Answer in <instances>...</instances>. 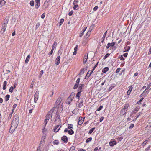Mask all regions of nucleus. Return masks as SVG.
<instances>
[{
  "label": "nucleus",
  "mask_w": 151,
  "mask_h": 151,
  "mask_svg": "<svg viewBox=\"0 0 151 151\" xmlns=\"http://www.w3.org/2000/svg\"><path fill=\"white\" fill-rule=\"evenodd\" d=\"M18 123V117L17 115H15L14 116V119L11 124V127L9 130L10 133H13L17 127Z\"/></svg>",
  "instance_id": "1"
},
{
  "label": "nucleus",
  "mask_w": 151,
  "mask_h": 151,
  "mask_svg": "<svg viewBox=\"0 0 151 151\" xmlns=\"http://www.w3.org/2000/svg\"><path fill=\"white\" fill-rule=\"evenodd\" d=\"M74 96L75 93L73 92L71 93L69 97L67 99L66 101V103L68 104H69L72 101Z\"/></svg>",
  "instance_id": "2"
},
{
  "label": "nucleus",
  "mask_w": 151,
  "mask_h": 151,
  "mask_svg": "<svg viewBox=\"0 0 151 151\" xmlns=\"http://www.w3.org/2000/svg\"><path fill=\"white\" fill-rule=\"evenodd\" d=\"M8 22V19H5L4 21V23L2 24V28L1 29V31L4 32L6 29V24Z\"/></svg>",
  "instance_id": "3"
},
{
  "label": "nucleus",
  "mask_w": 151,
  "mask_h": 151,
  "mask_svg": "<svg viewBox=\"0 0 151 151\" xmlns=\"http://www.w3.org/2000/svg\"><path fill=\"white\" fill-rule=\"evenodd\" d=\"M51 112H49L46 115V118L45 119H46L47 120H49L50 117L51 116H52L54 115V114H55V113L54 111H53L52 112L51 115Z\"/></svg>",
  "instance_id": "4"
},
{
  "label": "nucleus",
  "mask_w": 151,
  "mask_h": 151,
  "mask_svg": "<svg viewBox=\"0 0 151 151\" xmlns=\"http://www.w3.org/2000/svg\"><path fill=\"white\" fill-rule=\"evenodd\" d=\"M83 102L82 100L80 101H79V100L77 102V104H76L77 106L79 108L81 107L83 105Z\"/></svg>",
  "instance_id": "5"
},
{
  "label": "nucleus",
  "mask_w": 151,
  "mask_h": 151,
  "mask_svg": "<svg viewBox=\"0 0 151 151\" xmlns=\"http://www.w3.org/2000/svg\"><path fill=\"white\" fill-rule=\"evenodd\" d=\"M40 6V0H35V7L36 9H38Z\"/></svg>",
  "instance_id": "6"
},
{
  "label": "nucleus",
  "mask_w": 151,
  "mask_h": 151,
  "mask_svg": "<svg viewBox=\"0 0 151 151\" xmlns=\"http://www.w3.org/2000/svg\"><path fill=\"white\" fill-rule=\"evenodd\" d=\"M61 127V125H57L54 129V131L56 132H57L60 129Z\"/></svg>",
  "instance_id": "7"
},
{
  "label": "nucleus",
  "mask_w": 151,
  "mask_h": 151,
  "mask_svg": "<svg viewBox=\"0 0 151 151\" xmlns=\"http://www.w3.org/2000/svg\"><path fill=\"white\" fill-rule=\"evenodd\" d=\"M38 99V93H35L34 95V101L35 103H36Z\"/></svg>",
  "instance_id": "8"
},
{
  "label": "nucleus",
  "mask_w": 151,
  "mask_h": 151,
  "mask_svg": "<svg viewBox=\"0 0 151 151\" xmlns=\"http://www.w3.org/2000/svg\"><path fill=\"white\" fill-rule=\"evenodd\" d=\"M60 56H58L55 60V64L58 65L60 63Z\"/></svg>",
  "instance_id": "9"
},
{
  "label": "nucleus",
  "mask_w": 151,
  "mask_h": 151,
  "mask_svg": "<svg viewBox=\"0 0 151 151\" xmlns=\"http://www.w3.org/2000/svg\"><path fill=\"white\" fill-rule=\"evenodd\" d=\"M17 86V83H14V86H11L10 87L9 91L11 93H12L13 92V89H15L16 88V86Z\"/></svg>",
  "instance_id": "10"
},
{
  "label": "nucleus",
  "mask_w": 151,
  "mask_h": 151,
  "mask_svg": "<svg viewBox=\"0 0 151 151\" xmlns=\"http://www.w3.org/2000/svg\"><path fill=\"white\" fill-rule=\"evenodd\" d=\"M88 54L86 53L84 55L83 58V63H86L87 62V60L88 58Z\"/></svg>",
  "instance_id": "11"
},
{
  "label": "nucleus",
  "mask_w": 151,
  "mask_h": 151,
  "mask_svg": "<svg viewBox=\"0 0 151 151\" xmlns=\"http://www.w3.org/2000/svg\"><path fill=\"white\" fill-rule=\"evenodd\" d=\"M115 45V43L114 42L112 43H109L107 44L106 46L107 49H108L110 47H113Z\"/></svg>",
  "instance_id": "12"
},
{
  "label": "nucleus",
  "mask_w": 151,
  "mask_h": 151,
  "mask_svg": "<svg viewBox=\"0 0 151 151\" xmlns=\"http://www.w3.org/2000/svg\"><path fill=\"white\" fill-rule=\"evenodd\" d=\"M84 120V118L82 117H80L79 118V121L78 124L79 125H81L83 123V122Z\"/></svg>",
  "instance_id": "13"
},
{
  "label": "nucleus",
  "mask_w": 151,
  "mask_h": 151,
  "mask_svg": "<svg viewBox=\"0 0 151 151\" xmlns=\"http://www.w3.org/2000/svg\"><path fill=\"white\" fill-rule=\"evenodd\" d=\"M61 139L65 143H67L68 142V138L66 136H63Z\"/></svg>",
  "instance_id": "14"
},
{
  "label": "nucleus",
  "mask_w": 151,
  "mask_h": 151,
  "mask_svg": "<svg viewBox=\"0 0 151 151\" xmlns=\"http://www.w3.org/2000/svg\"><path fill=\"white\" fill-rule=\"evenodd\" d=\"M80 86H79L78 88V91H81V92H82L83 90L82 89L84 88V84H80Z\"/></svg>",
  "instance_id": "15"
},
{
  "label": "nucleus",
  "mask_w": 151,
  "mask_h": 151,
  "mask_svg": "<svg viewBox=\"0 0 151 151\" xmlns=\"http://www.w3.org/2000/svg\"><path fill=\"white\" fill-rule=\"evenodd\" d=\"M109 144L111 146H112L116 144V142L115 141H110L109 142Z\"/></svg>",
  "instance_id": "16"
},
{
  "label": "nucleus",
  "mask_w": 151,
  "mask_h": 151,
  "mask_svg": "<svg viewBox=\"0 0 151 151\" xmlns=\"http://www.w3.org/2000/svg\"><path fill=\"white\" fill-rule=\"evenodd\" d=\"M5 3V1L4 0H0V7H1L4 5Z\"/></svg>",
  "instance_id": "17"
},
{
  "label": "nucleus",
  "mask_w": 151,
  "mask_h": 151,
  "mask_svg": "<svg viewBox=\"0 0 151 151\" xmlns=\"http://www.w3.org/2000/svg\"><path fill=\"white\" fill-rule=\"evenodd\" d=\"M129 88L128 90V91L127 92V95H128L130 94L131 92V91L132 90V89L133 88H132V86H130V87H129Z\"/></svg>",
  "instance_id": "18"
},
{
  "label": "nucleus",
  "mask_w": 151,
  "mask_h": 151,
  "mask_svg": "<svg viewBox=\"0 0 151 151\" xmlns=\"http://www.w3.org/2000/svg\"><path fill=\"white\" fill-rule=\"evenodd\" d=\"M86 28H87L86 27H84V29L82 30V32H81L80 34V35H79V37H81L83 35L84 32L86 30Z\"/></svg>",
  "instance_id": "19"
},
{
  "label": "nucleus",
  "mask_w": 151,
  "mask_h": 151,
  "mask_svg": "<svg viewBox=\"0 0 151 151\" xmlns=\"http://www.w3.org/2000/svg\"><path fill=\"white\" fill-rule=\"evenodd\" d=\"M7 84V82L6 81H5L3 83V89L4 90H5L6 88V85Z\"/></svg>",
  "instance_id": "20"
},
{
  "label": "nucleus",
  "mask_w": 151,
  "mask_h": 151,
  "mask_svg": "<svg viewBox=\"0 0 151 151\" xmlns=\"http://www.w3.org/2000/svg\"><path fill=\"white\" fill-rule=\"evenodd\" d=\"M30 55H28L27 56V57L26 58L25 60V63H27L30 59Z\"/></svg>",
  "instance_id": "21"
},
{
  "label": "nucleus",
  "mask_w": 151,
  "mask_h": 151,
  "mask_svg": "<svg viewBox=\"0 0 151 151\" xmlns=\"http://www.w3.org/2000/svg\"><path fill=\"white\" fill-rule=\"evenodd\" d=\"M81 91H78V92L77 93L76 95V97L78 98V100H79V98L81 96Z\"/></svg>",
  "instance_id": "22"
},
{
  "label": "nucleus",
  "mask_w": 151,
  "mask_h": 151,
  "mask_svg": "<svg viewBox=\"0 0 151 151\" xmlns=\"http://www.w3.org/2000/svg\"><path fill=\"white\" fill-rule=\"evenodd\" d=\"M109 69V68L108 67H105L103 70L102 72L103 73H105L107 72L108 71Z\"/></svg>",
  "instance_id": "23"
},
{
  "label": "nucleus",
  "mask_w": 151,
  "mask_h": 151,
  "mask_svg": "<svg viewBox=\"0 0 151 151\" xmlns=\"http://www.w3.org/2000/svg\"><path fill=\"white\" fill-rule=\"evenodd\" d=\"M124 49L125 50V52H128L129 51L130 49V47L129 46H128L126 47H124Z\"/></svg>",
  "instance_id": "24"
},
{
  "label": "nucleus",
  "mask_w": 151,
  "mask_h": 151,
  "mask_svg": "<svg viewBox=\"0 0 151 151\" xmlns=\"http://www.w3.org/2000/svg\"><path fill=\"white\" fill-rule=\"evenodd\" d=\"M126 112V111L124 110L123 109L121 110L120 114L122 115H124L125 114Z\"/></svg>",
  "instance_id": "25"
},
{
  "label": "nucleus",
  "mask_w": 151,
  "mask_h": 151,
  "mask_svg": "<svg viewBox=\"0 0 151 151\" xmlns=\"http://www.w3.org/2000/svg\"><path fill=\"white\" fill-rule=\"evenodd\" d=\"M44 143V140H41L40 142V145H40L39 147H42Z\"/></svg>",
  "instance_id": "26"
},
{
  "label": "nucleus",
  "mask_w": 151,
  "mask_h": 151,
  "mask_svg": "<svg viewBox=\"0 0 151 151\" xmlns=\"http://www.w3.org/2000/svg\"><path fill=\"white\" fill-rule=\"evenodd\" d=\"M129 106V105L128 104H126L124 106V107L123 108V109H124V110L127 111V109L128 107Z\"/></svg>",
  "instance_id": "27"
},
{
  "label": "nucleus",
  "mask_w": 151,
  "mask_h": 151,
  "mask_svg": "<svg viewBox=\"0 0 151 151\" xmlns=\"http://www.w3.org/2000/svg\"><path fill=\"white\" fill-rule=\"evenodd\" d=\"M68 133L70 135L73 134L74 133V131L72 129H70L68 131Z\"/></svg>",
  "instance_id": "28"
},
{
  "label": "nucleus",
  "mask_w": 151,
  "mask_h": 151,
  "mask_svg": "<svg viewBox=\"0 0 151 151\" xmlns=\"http://www.w3.org/2000/svg\"><path fill=\"white\" fill-rule=\"evenodd\" d=\"M73 9L74 10H77L78 9V6L77 5H74Z\"/></svg>",
  "instance_id": "29"
},
{
  "label": "nucleus",
  "mask_w": 151,
  "mask_h": 151,
  "mask_svg": "<svg viewBox=\"0 0 151 151\" xmlns=\"http://www.w3.org/2000/svg\"><path fill=\"white\" fill-rule=\"evenodd\" d=\"M10 95H7L6 96L5 101H8Z\"/></svg>",
  "instance_id": "30"
},
{
  "label": "nucleus",
  "mask_w": 151,
  "mask_h": 151,
  "mask_svg": "<svg viewBox=\"0 0 151 151\" xmlns=\"http://www.w3.org/2000/svg\"><path fill=\"white\" fill-rule=\"evenodd\" d=\"M62 53V50L60 49L59 50H58V56H60V55H61Z\"/></svg>",
  "instance_id": "31"
},
{
  "label": "nucleus",
  "mask_w": 151,
  "mask_h": 151,
  "mask_svg": "<svg viewBox=\"0 0 151 151\" xmlns=\"http://www.w3.org/2000/svg\"><path fill=\"white\" fill-rule=\"evenodd\" d=\"M91 31H88L86 34V37H88L90 34H91Z\"/></svg>",
  "instance_id": "32"
},
{
  "label": "nucleus",
  "mask_w": 151,
  "mask_h": 151,
  "mask_svg": "<svg viewBox=\"0 0 151 151\" xmlns=\"http://www.w3.org/2000/svg\"><path fill=\"white\" fill-rule=\"evenodd\" d=\"M73 125L72 124H69L68 125V128L69 129L73 128Z\"/></svg>",
  "instance_id": "33"
},
{
  "label": "nucleus",
  "mask_w": 151,
  "mask_h": 151,
  "mask_svg": "<svg viewBox=\"0 0 151 151\" xmlns=\"http://www.w3.org/2000/svg\"><path fill=\"white\" fill-rule=\"evenodd\" d=\"M30 4L31 6H33L34 5V1L33 0H32L30 1Z\"/></svg>",
  "instance_id": "34"
},
{
  "label": "nucleus",
  "mask_w": 151,
  "mask_h": 151,
  "mask_svg": "<svg viewBox=\"0 0 151 151\" xmlns=\"http://www.w3.org/2000/svg\"><path fill=\"white\" fill-rule=\"evenodd\" d=\"M92 139V138L91 137L87 139L86 142V143H88V142H90L91 141Z\"/></svg>",
  "instance_id": "35"
},
{
  "label": "nucleus",
  "mask_w": 151,
  "mask_h": 151,
  "mask_svg": "<svg viewBox=\"0 0 151 151\" xmlns=\"http://www.w3.org/2000/svg\"><path fill=\"white\" fill-rule=\"evenodd\" d=\"M53 144H54V145H57L59 144V142L58 140H55L54 141Z\"/></svg>",
  "instance_id": "36"
},
{
  "label": "nucleus",
  "mask_w": 151,
  "mask_h": 151,
  "mask_svg": "<svg viewBox=\"0 0 151 151\" xmlns=\"http://www.w3.org/2000/svg\"><path fill=\"white\" fill-rule=\"evenodd\" d=\"M79 85V83H76L74 85V87H73V89H76L77 87H78Z\"/></svg>",
  "instance_id": "37"
},
{
  "label": "nucleus",
  "mask_w": 151,
  "mask_h": 151,
  "mask_svg": "<svg viewBox=\"0 0 151 151\" xmlns=\"http://www.w3.org/2000/svg\"><path fill=\"white\" fill-rule=\"evenodd\" d=\"M95 128H93L91 129L89 131V133L91 134V133L95 129Z\"/></svg>",
  "instance_id": "38"
},
{
  "label": "nucleus",
  "mask_w": 151,
  "mask_h": 151,
  "mask_svg": "<svg viewBox=\"0 0 151 151\" xmlns=\"http://www.w3.org/2000/svg\"><path fill=\"white\" fill-rule=\"evenodd\" d=\"M78 0H75L73 2V4L74 5H77Z\"/></svg>",
  "instance_id": "39"
},
{
  "label": "nucleus",
  "mask_w": 151,
  "mask_h": 151,
  "mask_svg": "<svg viewBox=\"0 0 151 151\" xmlns=\"http://www.w3.org/2000/svg\"><path fill=\"white\" fill-rule=\"evenodd\" d=\"M57 43L55 41L52 46V48L55 49L57 45Z\"/></svg>",
  "instance_id": "40"
},
{
  "label": "nucleus",
  "mask_w": 151,
  "mask_h": 151,
  "mask_svg": "<svg viewBox=\"0 0 151 151\" xmlns=\"http://www.w3.org/2000/svg\"><path fill=\"white\" fill-rule=\"evenodd\" d=\"M64 20L63 19H61L60 20V26L64 22Z\"/></svg>",
  "instance_id": "41"
},
{
  "label": "nucleus",
  "mask_w": 151,
  "mask_h": 151,
  "mask_svg": "<svg viewBox=\"0 0 151 151\" xmlns=\"http://www.w3.org/2000/svg\"><path fill=\"white\" fill-rule=\"evenodd\" d=\"M110 55L109 54L107 53L105 55L104 57V59H106L107 57H108Z\"/></svg>",
  "instance_id": "42"
},
{
  "label": "nucleus",
  "mask_w": 151,
  "mask_h": 151,
  "mask_svg": "<svg viewBox=\"0 0 151 151\" xmlns=\"http://www.w3.org/2000/svg\"><path fill=\"white\" fill-rule=\"evenodd\" d=\"M84 71L83 70H82L81 71L80 73H79V75H81L82 74H83L84 73Z\"/></svg>",
  "instance_id": "43"
},
{
  "label": "nucleus",
  "mask_w": 151,
  "mask_h": 151,
  "mask_svg": "<svg viewBox=\"0 0 151 151\" xmlns=\"http://www.w3.org/2000/svg\"><path fill=\"white\" fill-rule=\"evenodd\" d=\"M103 107L102 106H100V107L99 108H98L97 109V110L98 111H99L100 110L102 109Z\"/></svg>",
  "instance_id": "44"
},
{
  "label": "nucleus",
  "mask_w": 151,
  "mask_h": 151,
  "mask_svg": "<svg viewBox=\"0 0 151 151\" xmlns=\"http://www.w3.org/2000/svg\"><path fill=\"white\" fill-rule=\"evenodd\" d=\"M73 13V10H71L68 14V15L69 16H71Z\"/></svg>",
  "instance_id": "45"
},
{
  "label": "nucleus",
  "mask_w": 151,
  "mask_h": 151,
  "mask_svg": "<svg viewBox=\"0 0 151 151\" xmlns=\"http://www.w3.org/2000/svg\"><path fill=\"white\" fill-rule=\"evenodd\" d=\"M119 57L120 58L121 60H124V58L123 57L122 55H121Z\"/></svg>",
  "instance_id": "46"
},
{
  "label": "nucleus",
  "mask_w": 151,
  "mask_h": 151,
  "mask_svg": "<svg viewBox=\"0 0 151 151\" xmlns=\"http://www.w3.org/2000/svg\"><path fill=\"white\" fill-rule=\"evenodd\" d=\"M120 70H121V68H118L117 69V70H116V73H119L120 71Z\"/></svg>",
  "instance_id": "47"
},
{
  "label": "nucleus",
  "mask_w": 151,
  "mask_h": 151,
  "mask_svg": "<svg viewBox=\"0 0 151 151\" xmlns=\"http://www.w3.org/2000/svg\"><path fill=\"white\" fill-rule=\"evenodd\" d=\"M47 131V129L44 128L43 129H42V132L43 133H45Z\"/></svg>",
  "instance_id": "48"
},
{
  "label": "nucleus",
  "mask_w": 151,
  "mask_h": 151,
  "mask_svg": "<svg viewBox=\"0 0 151 151\" xmlns=\"http://www.w3.org/2000/svg\"><path fill=\"white\" fill-rule=\"evenodd\" d=\"M94 27V25L93 24L92 25H91V26H90V29H91V30H92V29H93V28Z\"/></svg>",
  "instance_id": "49"
},
{
  "label": "nucleus",
  "mask_w": 151,
  "mask_h": 151,
  "mask_svg": "<svg viewBox=\"0 0 151 151\" xmlns=\"http://www.w3.org/2000/svg\"><path fill=\"white\" fill-rule=\"evenodd\" d=\"M96 68V67H95L94 66V67L93 68L91 72H90V73L89 74V76H90L91 74L92 73H93V71H94V70H95V68Z\"/></svg>",
  "instance_id": "50"
},
{
  "label": "nucleus",
  "mask_w": 151,
  "mask_h": 151,
  "mask_svg": "<svg viewBox=\"0 0 151 151\" xmlns=\"http://www.w3.org/2000/svg\"><path fill=\"white\" fill-rule=\"evenodd\" d=\"M34 82V81H32V83H31V85H30V87L31 88H33Z\"/></svg>",
  "instance_id": "51"
},
{
  "label": "nucleus",
  "mask_w": 151,
  "mask_h": 151,
  "mask_svg": "<svg viewBox=\"0 0 151 151\" xmlns=\"http://www.w3.org/2000/svg\"><path fill=\"white\" fill-rule=\"evenodd\" d=\"M147 140H145L144 142H143V143H142V145H145V144H147Z\"/></svg>",
  "instance_id": "52"
},
{
  "label": "nucleus",
  "mask_w": 151,
  "mask_h": 151,
  "mask_svg": "<svg viewBox=\"0 0 151 151\" xmlns=\"http://www.w3.org/2000/svg\"><path fill=\"white\" fill-rule=\"evenodd\" d=\"M114 87V86H111L110 87H109V91H111V90L112 89V88H113Z\"/></svg>",
  "instance_id": "53"
},
{
  "label": "nucleus",
  "mask_w": 151,
  "mask_h": 151,
  "mask_svg": "<svg viewBox=\"0 0 151 151\" xmlns=\"http://www.w3.org/2000/svg\"><path fill=\"white\" fill-rule=\"evenodd\" d=\"M80 78L78 79L76 81V83H79L80 82Z\"/></svg>",
  "instance_id": "54"
},
{
  "label": "nucleus",
  "mask_w": 151,
  "mask_h": 151,
  "mask_svg": "<svg viewBox=\"0 0 151 151\" xmlns=\"http://www.w3.org/2000/svg\"><path fill=\"white\" fill-rule=\"evenodd\" d=\"M54 49H55L52 48V49L51 50V51L50 52V55H51V54H52L53 53V50H54Z\"/></svg>",
  "instance_id": "55"
},
{
  "label": "nucleus",
  "mask_w": 151,
  "mask_h": 151,
  "mask_svg": "<svg viewBox=\"0 0 151 151\" xmlns=\"http://www.w3.org/2000/svg\"><path fill=\"white\" fill-rule=\"evenodd\" d=\"M98 9V6H95L94 8H93V10L94 11H96Z\"/></svg>",
  "instance_id": "56"
},
{
  "label": "nucleus",
  "mask_w": 151,
  "mask_h": 151,
  "mask_svg": "<svg viewBox=\"0 0 151 151\" xmlns=\"http://www.w3.org/2000/svg\"><path fill=\"white\" fill-rule=\"evenodd\" d=\"M45 16V13H43L41 15V18L42 19H43Z\"/></svg>",
  "instance_id": "57"
},
{
  "label": "nucleus",
  "mask_w": 151,
  "mask_h": 151,
  "mask_svg": "<svg viewBox=\"0 0 151 151\" xmlns=\"http://www.w3.org/2000/svg\"><path fill=\"white\" fill-rule=\"evenodd\" d=\"M134 124H132L129 127V128H133V127H134Z\"/></svg>",
  "instance_id": "58"
},
{
  "label": "nucleus",
  "mask_w": 151,
  "mask_h": 151,
  "mask_svg": "<svg viewBox=\"0 0 151 151\" xmlns=\"http://www.w3.org/2000/svg\"><path fill=\"white\" fill-rule=\"evenodd\" d=\"M104 119V117H101L100 119V122H102L103 120Z\"/></svg>",
  "instance_id": "59"
},
{
  "label": "nucleus",
  "mask_w": 151,
  "mask_h": 151,
  "mask_svg": "<svg viewBox=\"0 0 151 151\" xmlns=\"http://www.w3.org/2000/svg\"><path fill=\"white\" fill-rule=\"evenodd\" d=\"M68 128L65 129V130H64V132H68V131L69 130H68Z\"/></svg>",
  "instance_id": "60"
},
{
  "label": "nucleus",
  "mask_w": 151,
  "mask_h": 151,
  "mask_svg": "<svg viewBox=\"0 0 151 151\" xmlns=\"http://www.w3.org/2000/svg\"><path fill=\"white\" fill-rule=\"evenodd\" d=\"M47 120L46 119H45V121H44V124H45V126L46 124H47Z\"/></svg>",
  "instance_id": "61"
},
{
  "label": "nucleus",
  "mask_w": 151,
  "mask_h": 151,
  "mask_svg": "<svg viewBox=\"0 0 151 151\" xmlns=\"http://www.w3.org/2000/svg\"><path fill=\"white\" fill-rule=\"evenodd\" d=\"M44 73V72H43V70H41L40 71V75H41V76H42L43 73Z\"/></svg>",
  "instance_id": "62"
},
{
  "label": "nucleus",
  "mask_w": 151,
  "mask_h": 151,
  "mask_svg": "<svg viewBox=\"0 0 151 151\" xmlns=\"http://www.w3.org/2000/svg\"><path fill=\"white\" fill-rule=\"evenodd\" d=\"M127 55H128V53H125L123 55L124 57H127Z\"/></svg>",
  "instance_id": "63"
},
{
  "label": "nucleus",
  "mask_w": 151,
  "mask_h": 151,
  "mask_svg": "<svg viewBox=\"0 0 151 151\" xmlns=\"http://www.w3.org/2000/svg\"><path fill=\"white\" fill-rule=\"evenodd\" d=\"M17 106V105L16 104H14L13 106V108H15Z\"/></svg>",
  "instance_id": "64"
}]
</instances>
